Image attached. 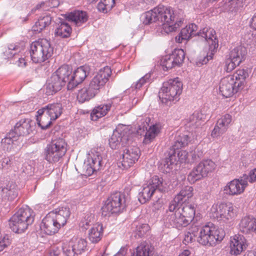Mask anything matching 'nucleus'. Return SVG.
I'll return each mask as SVG.
<instances>
[{
  "instance_id": "1",
  "label": "nucleus",
  "mask_w": 256,
  "mask_h": 256,
  "mask_svg": "<svg viewBox=\"0 0 256 256\" xmlns=\"http://www.w3.org/2000/svg\"><path fill=\"white\" fill-rule=\"evenodd\" d=\"M142 20L145 25L160 22L164 32L168 34L176 31L182 24L180 20H176L173 9L170 6L160 4L145 12L142 16Z\"/></svg>"
},
{
  "instance_id": "2",
  "label": "nucleus",
  "mask_w": 256,
  "mask_h": 256,
  "mask_svg": "<svg viewBox=\"0 0 256 256\" xmlns=\"http://www.w3.org/2000/svg\"><path fill=\"white\" fill-rule=\"evenodd\" d=\"M198 26L194 24H191L183 28L178 36L176 37V40L182 43V40H188L190 38L198 36L204 38L209 46V52L202 60V64H206L213 58L218 47V40L216 36L215 31L212 28H204L202 30L197 32Z\"/></svg>"
},
{
  "instance_id": "3",
  "label": "nucleus",
  "mask_w": 256,
  "mask_h": 256,
  "mask_svg": "<svg viewBox=\"0 0 256 256\" xmlns=\"http://www.w3.org/2000/svg\"><path fill=\"white\" fill-rule=\"evenodd\" d=\"M196 209L193 204H184L178 206L172 211H166L164 222L168 226L178 229L188 226L193 220Z\"/></svg>"
},
{
  "instance_id": "4",
  "label": "nucleus",
  "mask_w": 256,
  "mask_h": 256,
  "mask_svg": "<svg viewBox=\"0 0 256 256\" xmlns=\"http://www.w3.org/2000/svg\"><path fill=\"white\" fill-rule=\"evenodd\" d=\"M34 215L28 207L20 208L9 220L8 225L16 233L24 232L34 222Z\"/></svg>"
},
{
  "instance_id": "5",
  "label": "nucleus",
  "mask_w": 256,
  "mask_h": 256,
  "mask_svg": "<svg viewBox=\"0 0 256 256\" xmlns=\"http://www.w3.org/2000/svg\"><path fill=\"white\" fill-rule=\"evenodd\" d=\"M182 90V84L178 78L164 82L158 93L163 104L170 105L172 102L178 101Z\"/></svg>"
},
{
  "instance_id": "6",
  "label": "nucleus",
  "mask_w": 256,
  "mask_h": 256,
  "mask_svg": "<svg viewBox=\"0 0 256 256\" xmlns=\"http://www.w3.org/2000/svg\"><path fill=\"white\" fill-rule=\"evenodd\" d=\"M225 236L222 228H216L212 224H209L200 228L197 242L202 246H213L221 242Z\"/></svg>"
},
{
  "instance_id": "7",
  "label": "nucleus",
  "mask_w": 256,
  "mask_h": 256,
  "mask_svg": "<svg viewBox=\"0 0 256 256\" xmlns=\"http://www.w3.org/2000/svg\"><path fill=\"white\" fill-rule=\"evenodd\" d=\"M54 48L46 39L34 42L30 46V56L34 63L44 62L52 56Z\"/></svg>"
},
{
  "instance_id": "8",
  "label": "nucleus",
  "mask_w": 256,
  "mask_h": 256,
  "mask_svg": "<svg viewBox=\"0 0 256 256\" xmlns=\"http://www.w3.org/2000/svg\"><path fill=\"white\" fill-rule=\"evenodd\" d=\"M125 195L119 192L112 193L105 202L102 208V214L104 216H110L118 214L126 208Z\"/></svg>"
},
{
  "instance_id": "9",
  "label": "nucleus",
  "mask_w": 256,
  "mask_h": 256,
  "mask_svg": "<svg viewBox=\"0 0 256 256\" xmlns=\"http://www.w3.org/2000/svg\"><path fill=\"white\" fill-rule=\"evenodd\" d=\"M67 144L62 138L52 140L44 150L45 159L50 163L58 162L66 154Z\"/></svg>"
},
{
  "instance_id": "10",
  "label": "nucleus",
  "mask_w": 256,
  "mask_h": 256,
  "mask_svg": "<svg viewBox=\"0 0 256 256\" xmlns=\"http://www.w3.org/2000/svg\"><path fill=\"white\" fill-rule=\"evenodd\" d=\"M215 163L211 160H206L202 161L194 167L188 176V180L190 183L194 184L203 178L208 176L215 168Z\"/></svg>"
},
{
  "instance_id": "11",
  "label": "nucleus",
  "mask_w": 256,
  "mask_h": 256,
  "mask_svg": "<svg viewBox=\"0 0 256 256\" xmlns=\"http://www.w3.org/2000/svg\"><path fill=\"white\" fill-rule=\"evenodd\" d=\"M130 143L124 145L122 160L118 164V167L122 169H128L133 166L140 155L139 148Z\"/></svg>"
},
{
  "instance_id": "12",
  "label": "nucleus",
  "mask_w": 256,
  "mask_h": 256,
  "mask_svg": "<svg viewBox=\"0 0 256 256\" xmlns=\"http://www.w3.org/2000/svg\"><path fill=\"white\" fill-rule=\"evenodd\" d=\"M87 246L86 240L76 238H72L69 242L63 244L62 250L66 256H77L85 252Z\"/></svg>"
},
{
  "instance_id": "13",
  "label": "nucleus",
  "mask_w": 256,
  "mask_h": 256,
  "mask_svg": "<svg viewBox=\"0 0 256 256\" xmlns=\"http://www.w3.org/2000/svg\"><path fill=\"white\" fill-rule=\"evenodd\" d=\"M185 58V53L182 49H175L169 55L162 57L160 64L164 70H168L176 66H180Z\"/></svg>"
},
{
  "instance_id": "14",
  "label": "nucleus",
  "mask_w": 256,
  "mask_h": 256,
  "mask_svg": "<svg viewBox=\"0 0 256 256\" xmlns=\"http://www.w3.org/2000/svg\"><path fill=\"white\" fill-rule=\"evenodd\" d=\"M112 74L110 68L106 66L100 69L90 83L89 88L97 94L107 82Z\"/></svg>"
},
{
  "instance_id": "15",
  "label": "nucleus",
  "mask_w": 256,
  "mask_h": 256,
  "mask_svg": "<svg viewBox=\"0 0 256 256\" xmlns=\"http://www.w3.org/2000/svg\"><path fill=\"white\" fill-rule=\"evenodd\" d=\"M213 216L218 220L224 222L230 220L236 215V211L232 204L221 203L218 206H213L212 208Z\"/></svg>"
},
{
  "instance_id": "16",
  "label": "nucleus",
  "mask_w": 256,
  "mask_h": 256,
  "mask_svg": "<svg viewBox=\"0 0 256 256\" xmlns=\"http://www.w3.org/2000/svg\"><path fill=\"white\" fill-rule=\"evenodd\" d=\"M241 84L238 82V84H236L232 76H227L220 80L219 87L220 92L223 96L230 97L234 94L242 90L240 89Z\"/></svg>"
},
{
  "instance_id": "17",
  "label": "nucleus",
  "mask_w": 256,
  "mask_h": 256,
  "mask_svg": "<svg viewBox=\"0 0 256 256\" xmlns=\"http://www.w3.org/2000/svg\"><path fill=\"white\" fill-rule=\"evenodd\" d=\"M188 157V152L186 150H174L172 154H170L168 158H166L164 161V171L166 172H170L173 168V166L176 164L178 162L180 163L185 162Z\"/></svg>"
},
{
  "instance_id": "18",
  "label": "nucleus",
  "mask_w": 256,
  "mask_h": 256,
  "mask_svg": "<svg viewBox=\"0 0 256 256\" xmlns=\"http://www.w3.org/2000/svg\"><path fill=\"white\" fill-rule=\"evenodd\" d=\"M128 131L127 128H125L122 130L117 128L114 131L109 139V144L112 149L118 148L120 145L124 147V145L130 142L128 136L126 134Z\"/></svg>"
},
{
  "instance_id": "19",
  "label": "nucleus",
  "mask_w": 256,
  "mask_h": 256,
  "mask_svg": "<svg viewBox=\"0 0 256 256\" xmlns=\"http://www.w3.org/2000/svg\"><path fill=\"white\" fill-rule=\"evenodd\" d=\"M193 188L191 186H185L180 192L172 200L168 206L170 211L174 210L176 206H182L186 203V201L193 196ZM187 204H189L188 203Z\"/></svg>"
},
{
  "instance_id": "20",
  "label": "nucleus",
  "mask_w": 256,
  "mask_h": 256,
  "mask_svg": "<svg viewBox=\"0 0 256 256\" xmlns=\"http://www.w3.org/2000/svg\"><path fill=\"white\" fill-rule=\"evenodd\" d=\"M232 120L229 114H226L219 118L212 130L211 136L213 138H218L228 130Z\"/></svg>"
},
{
  "instance_id": "21",
  "label": "nucleus",
  "mask_w": 256,
  "mask_h": 256,
  "mask_svg": "<svg viewBox=\"0 0 256 256\" xmlns=\"http://www.w3.org/2000/svg\"><path fill=\"white\" fill-rule=\"evenodd\" d=\"M243 178L234 179L228 182L224 187V194L228 196H238L242 194L247 185H244Z\"/></svg>"
},
{
  "instance_id": "22",
  "label": "nucleus",
  "mask_w": 256,
  "mask_h": 256,
  "mask_svg": "<svg viewBox=\"0 0 256 256\" xmlns=\"http://www.w3.org/2000/svg\"><path fill=\"white\" fill-rule=\"evenodd\" d=\"M248 244L245 238L241 234H236L230 238V253L232 255L238 256L246 250Z\"/></svg>"
},
{
  "instance_id": "23",
  "label": "nucleus",
  "mask_w": 256,
  "mask_h": 256,
  "mask_svg": "<svg viewBox=\"0 0 256 256\" xmlns=\"http://www.w3.org/2000/svg\"><path fill=\"white\" fill-rule=\"evenodd\" d=\"M44 112L54 120L62 113V105L60 103L50 104L39 109L37 112L38 114H44Z\"/></svg>"
},
{
  "instance_id": "24",
  "label": "nucleus",
  "mask_w": 256,
  "mask_h": 256,
  "mask_svg": "<svg viewBox=\"0 0 256 256\" xmlns=\"http://www.w3.org/2000/svg\"><path fill=\"white\" fill-rule=\"evenodd\" d=\"M87 74L86 70L84 66L78 68L73 73L72 72L70 80L67 85L68 89L72 90L82 83L86 77Z\"/></svg>"
},
{
  "instance_id": "25",
  "label": "nucleus",
  "mask_w": 256,
  "mask_h": 256,
  "mask_svg": "<svg viewBox=\"0 0 256 256\" xmlns=\"http://www.w3.org/2000/svg\"><path fill=\"white\" fill-rule=\"evenodd\" d=\"M52 216L48 214L42 220L40 228L45 234L52 235L58 232L60 226Z\"/></svg>"
},
{
  "instance_id": "26",
  "label": "nucleus",
  "mask_w": 256,
  "mask_h": 256,
  "mask_svg": "<svg viewBox=\"0 0 256 256\" xmlns=\"http://www.w3.org/2000/svg\"><path fill=\"white\" fill-rule=\"evenodd\" d=\"M55 220L60 228L64 226L70 214V208L62 207L56 209L48 213Z\"/></svg>"
},
{
  "instance_id": "27",
  "label": "nucleus",
  "mask_w": 256,
  "mask_h": 256,
  "mask_svg": "<svg viewBox=\"0 0 256 256\" xmlns=\"http://www.w3.org/2000/svg\"><path fill=\"white\" fill-rule=\"evenodd\" d=\"M206 119V115L202 111H195L187 120L186 124L192 131L196 128H200Z\"/></svg>"
},
{
  "instance_id": "28",
  "label": "nucleus",
  "mask_w": 256,
  "mask_h": 256,
  "mask_svg": "<svg viewBox=\"0 0 256 256\" xmlns=\"http://www.w3.org/2000/svg\"><path fill=\"white\" fill-rule=\"evenodd\" d=\"M31 122L32 120L29 118L22 119L16 124L14 129L10 131L14 133L18 138L22 136L28 135L32 131Z\"/></svg>"
},
{
  "instance_id": "29",
  "label": "nucleus",
  "mask_w": 256,
  "mask_h": 256,
  "mask_svg": "<svg viewBox=\"0 0 256 256\" xmlns=\"http://www.w3.org/2000/svg\"><path fill=\"white\" fill-rule=\"evenodd\" d=\"M65 85L64 81L54 73L48 81L46 93L48 94H53L60 90Z\"/></svg>"
},
{
  "instance_id": "30",
  "label": "nucleus",
  "mask_w": 256,
  "mask_h": 256,
  "mask_svg": "<svg viewBox=\"0 0 256 256\" xmlns=\"http://www.w3.org/2000/svg\"><path fill=\"white\" fill-rule=\"evenodd\" d=\"M240 230L244 234L256 233V218L252 216L243 218L240 223Z\"/></svg>"
},
{
  "instance_id": "31",
  "label": "nucleus",
  "mask_w": 256,
  "mask_h": 256,
  "mask_svg": "<svg viewBox=\"0 0 256 256\" xmlns=\"http://www.w3.org/2000/svg\"><path fill=\"white\" fill-rule=\"evenodd\" d=\"M72 28L64 20L60 19L56 24L54 34L62 38H67L70 35Z\"/></svg>"
},
{
  "instance_id": "32",
  "label": "nucleus",
  "mask_w": 256,
  "mask_h": 256,
  "mask_svg": "<svg viewBox=\"0 0 256 256\" xmlns=\"http://www.w3.org/2000/svg\"><path fill=\"white\" fill-rule=\"evenodd\" d=\"M88 16L85 12L76 10L66 14L68 21L74 22L76 26H80L88 20Z\"/></svg>"
},
{
  "instance_id": "33",
  "label": "nucleus",
  "mask_w": 256,
  "mask_h": 256,
  "mask_svg": "<svg viewBox=\"0 0 256 256\" xmlns=\"http://www.w3.org/2000/svg\"><path fill=\"white\" fill-rule=\"evenodd\" d=\"M246 54V48L243 46H238L230 51L229 57L240 64L245 60Z\"/></svg>"
},
{
  "instance_id": "34",
  "label": "nucleus",
  "mask_w": 256,
  "mask_h": 256,
  "mask_svg": "<svg viewBox=\"0 0 256 256\" xmlns=\"http://www.w3.org/2000/svg\"><path fill=\"white\" fill-rule=\"evenodd\" d=\"M52 17L48 14L46 13L40 16L35 24L32 26V30L36 32H41L52 22Z\"/></svg>"
},
{
  "instance_id": "35",
  "label": "nucleus",
  "mask_w": 256,
  "mask_h": 256,
  "mask_svg": "<svg viewBox=\"0 0 256 256\" xmlns=\"http://www.w3.org/2000/svg\"><path fill=\"white\" fill-rule=\"evenodd\" d=\"M153 250L154 248L150 243L144 242L137 246L132 256H153Z\"/></svg>"
},
{
  "instance_id": "36",
  "label": "nucleus",
  "mask_w": 256,
  "mask_h": 256,
  "mask_svg": "<svg viewBox=\"0 0 256 256\" xmlns=\"http://www.w3.org/2000/svg\"><path fill=\"white\" fill-rule=\"evenodd\" d=\"M103 235V227L101 224H96L90 229L88 232V239L94 244L100 242Z\"/></svg>"
},
{
  "instance_id": "37",
  "label": "nucleus",
  "mask_w": 256,
  "mask_h": 256,
  "mask_svg": "<svg viewBox=\"0 0 256 256\" xmlns=\"http://www.w3.org/2000/svg\"><path fill=\"white\" fill-rule=\"evenodd\" d=\"M146 131L144 130V126L142 127V130L140 126L138 130V133L140 135L144 134V142L145 144H148L156 137L158 132V129L156 126L153 125L150 127L148 130H147V128H146Z\"/></svg>"
},
{
  "instance_id": "38",
  "label": "nucleus",
  "mask_w": 256,
  "mask_h": 256,
  "mask_svg": "<svg viewBox=\"0 0 256 256\" xmlns=\"http://www.w3.org/2000/svg\"><path fill=\"white\" fill-rule=\"evenodd\" d=\"M155 192L154 188H152L150 185L148 183L144 184L142 191L138 194V199L140 202L144 204L149 201Z\"/></svg>"
},
{
  "instance_id": "39",
  "label": "nucleus",
  "mask_w": 256,
  "mask_h": 256,
  "mask_svg": "<svg viewBox=\"0 0 256 256\" xmlns=\"http://www.w3.org/2000/svg\"><path fill=\"white\" fill-rule=\"evenodd\" d=\"M72 72V68L70 66L64 64L60 67L54 74L60 77L62 81L66 84H68L70 80Z\"/></svg>"
},
{
  "instance_id": "40",
  "label": "nucleus",
  "mask_w": 256,
  "mask_h": 256,
  "mask_svg": "<svg viewBox=\"0 0 256 256\" xmlns=\"http://www.w3.org/2000/svg\"><path fill=\"white\" fill-rule=\"evenodd\" d=\"M147 183L154 188L155 191L158 190L161 192H164L168 190L166 184L163 181L162 178L157 176H153Z\"/></svg>"
},
{
  "instance_id": "41",
  "label": "nucleus",
  "mask_w": 256,
  "mask_h": 256,
  "mask_svg": "<svg viewBox=\"0 0 256 256\" xmlns=\"http://www.w3.org/2000/svg\"><path fill=\"white\" fill-rule=\"evenodd\" d=\"M18 140V137L12 132L10 131L1 141L2 146L4 150L10 152L12 148L14 142Z\"/></svg>"
},
{
  "instance_id": "42",
  "label": "nucleus",
  "mask_w": 256,
  "mask_h": 256,
  "mask_svg": "<svg viewBox=\"0 0 256 256\" xmlns=\"http://www.w3.org/2000/svg\"><path fill=\"white\" fill-rule=\"evenodd\" d=\"M111 104H100L95 108L91 114L92 120H96L98 118H102L107 114L110 110Z\"/></svg>"
},
{
  "instance_id": "43",
  "label": "nucleus",
  "mask_w": 256,
  "mask_h": 256,
  "mask_svg": "<svg viewBox=\"0 0 256 256\" xmlns=\"http://www.w3.org/2000/svg\"><path fill=\"white\" fill-rule=\"evenodd\" d=\"M96 94L89 86L88 88H84L79 91L77 99L79 102L84 103L85 102L88 101Z\"/></svg>"
},
{
  "instance_id": "44",
  "label": "nucleus",
  "mask_w": 256,
  "mask_h": 256,
  "mask_svg": "<svg viewBox=\"0 0 256 256\" xmlns=\"http://www.w3.org/2000/svg\"><path fill=\"white\" fill-rule=\"evenodd\" d=\"M190 138L188 134H180L176 136L174 144L172 145L173 150H179L188 145L190 142Z\"/></svg>"
},
{
  "instance_id": "45",
  "label": "nucleus",
  "mask_w": 256,
  "mask_h": 256,
  "mask_svg": "<svg viewBox=\"0 0 256 256\" xmlns=\"http://www.w3.org/2000/svg\"><path fill=\"white\" fill-rule=\"evenodd\" d=\"M232 76L234 81H235L236 84H238V82L242 83L240 84V89L242 90L246 84V79L248 76V70L244 69L238 70H236V72L233 76Z\"/></svg>"
},
{
  "instance_id": "46",
  "label": "nucleus",
  "mask_w": 256,
  "mask_h": 256,
  "mask_svg": "<svg viewBox=\"0 0 256 256\" xmlns=\"http://www.w3.org/2000/svg\"><path fill=\"white\" fill-rule=\"evenodd\" d=\"M36 120L38 125L42 129L46 130L50 126L53 120L44 112V114H38Z\"/></svg>"
},
{
  "instance_id": "47",
  "label": "nucleus",
  "mask_w": 256,
  "mask_h": 256,
  "mask_svg": "<svg viewBox=\"0 0 256 256\" xmlns=\"http://www.w3.org/2000/svg\"><path fill=\"white\" fill-rule=\"evenodd\" d=\"M94 214L91 213L86 214L80 223V228L83 231L86 230L94 223Z\"/></svg>"
},
{
  "instance_id": "48",
  "label": "nucleus",
  "mask_w": 256,
  "mask_h": 256,
  "mask_svg": "<svg viewBox=\"0 0 256 256\" xmlns=\"http://www.w3.org/2000/svg\"><path fill=\"white\" fill-rule=\"evenodd\" d=\"M115 4V0H100L98 4V11L103 13H106L110 10Z\"/></svg>"
},
{
  "instance_id": "49",
  "label": "nucleus",
  "mask_w": 256,
  "mask_h": 256,
  "mask_svg": "<svg viewBox=\"0 0 256 256\" xmlns=\"http://www.w3.org/2000/svg\"><path fill=\"white\" fill-rule=\"evenodd\" d=\"M45 4L51 8L56 7L59 5V2L58 0H51L50 2L49 1L48 2H42L40 4H37L34 8L32 9L31 12L28 14L26 18H24L22 21L26 22L28 18L32 14H34L36 10H38L42 8H44V6Z\"/></svg>"
},
{
  "instance_id": "50",
  "label": "nucleus",
  "mask_w": 256,
  "mask_h": 256,
  "mask_svg": "<svg viewBox=\"0 0 256 256\" xmlns=\"http://www.w3.org/2000/svg\"><path fill=\"white\" fill-rule=\"evenodd\" d=\"M151 82V73H148L141 78L136 83L134 84L132 88H134L136 90H140L141 88L145 86L146 87L147 84Z\"/></svg>"
},
{
  "instance_id": "51",
  "label": "nucleus",
  "mask_w": 256,
  "mask_h": 256,
  "mask_svg": "<svg viewBox=\"0 0 256 256\" xmlns=\"http://www.w3.org/2000/svg\"><path fill=\"white\" fill-rule=\"evenodd\" d=\"M88 160L94 168L96 172L99 170L102 166L103 162L102 157L98 153L94 154L93 156Z\"/></svg>"
},
{
  "instance_id": "52",
  "label": "nucleus",
  "mask_w": 256,
  "mask_h": 256,
  "mask_svg": "<svg viewBox=\"0 0 256 256\" xmlns=\"http://www.w3.org/2000/svg\"><path fill=\"white\" fill-rule=\"evenodd\" d=\"M243 0H226V7L231 12H236L238 8L242 6Z\"/></svg>"
},
{
  "instance_id": "53",
  "label": "nucleus",
  "mask_w": 256,
  "mask_h": 256,
  "mask_svg": "<svg viewBox=\"0 0 256 256\" xmlns=\"http://www.w3.org/2000/svg\"><path fill=\"white\" fill-rule=\"evenodd\" d=\"M243 178L244 185H247L248 182L254 183L256 182V168L250 171L248 174H244L242 176Z\"/></svg>"
},
{
  "instance_id": "54",
  "label": "nucleus",
  "mask_w": 256,
  "mask_h": 256,
  "mask_svg": "<svg viewBox=\"0 0 256 256\" xmlns=\"http://www.w3.org/2000/svg\"><path fill=\"white\" fill-rule=\"evenodd\" d=\"M2 196L3 198L10 200H12L18 196L17 189L8 190L6 188L2 189Z\"/></svg>"
},
{
  "instance_id": "55",
  "label": "nucleus",
  "mask_w": 256,
  "mask_h": 256,
  "mask_svg": "<svg viewBox=\"0 0 256 256\" xmlns=\"http://www.w3.org/2000/svg\"><path fill=\"white\" fill-rule=\"evenodd\" d=\"M20 48L13 44H10L8 46V50H6L4 52V54L7 56L8 58H12L17 52H20Z\"/></svg>"
},
{
  "instance_id": "56",
  "label": "nucleus",
  "mask_w": 256,
  "mask_h": 256,
  "mask_svg": "<svg viewBox=\"0 0 256 256\" xmlns=\"http://www.w3.org/2000/svg\"><path fill=\"white\" fill-rule=\"evenodd\" d=\"M239 64L236 63L230 57L226 58L224 62V70L228 72H232Z\"/></svg>"
},
{
  "instance_id": "57",
  "label": "nucleus",
  "mask_w": 256,
  "mask_h": 256,
  "mask_svg": "<svg viewBox=\"0 0 256 256\" xmlns=\"http://www.w3.org/2000/svg\"><path fill=\"white\" fill-rule=\"evenodd\" d=\"M13 156L4 157L0 162V168L4 170H8L12 166Z\"/></svg>"
},
{
  "instance_id": "58",
  "label": "nucleus",
  "mask_w": 256,
  "mask_h": 256,
  "mask_svg": "<svg viewBox=\"0 0 256 256\" xmlns=\"http://www.w3.org/2000/svg\"><path fill=\"white\" fill-rule=\"evenodd\" d=\"M83 171L84 174L86 176H90L94 172H96L94 168L88 160L84 162L83 166Z\"/></svg>"
},
{
  "instance_id": "59",
  "label": "nucleus",
  "mask_w": 256,
  "mask_h": 256,
  "mask_svg": "<svg viewBox=\"0 0 256 256\" xmlns=\"http://www.w3.org/2000/svg\"><path fill=\"white\" fill-rule=\"evenodd\" d=\"M10 243V242L8 236H4L2 239L0 240V252L2 251Z\"/></svg>"
},
{
  "instance_id": "60",
  "label": "nucleus",
  "mask_w": 256,
  "mask_h": 256,
  "mask_svg": "<svg viewBox=\"0 0 256 256\" xmlns=\"http://www.w3.org/2000/svg\"><path fill=\"white\" fill-rule=\"evenodd\" d=\"M138 234L140 236H143L148 230V226L147 224H142L137 226Z\"/></svg>"
},
{
  "instance_id": "61",
  "label": "nucleus",
  "mask_w": 256,
  "mask_h": 256,
  "mask_svg": "<svg viewBox=\"0 0 256 256\" xmlns=\"http://www.w3.org/2000/svg\"><path fill=\"white\" fill-rule=\"evenodd\" d=\"M196 240V237L192 235L189 232H187L184 234V237L183 242L186 244L187 243L192 242Z\"/></svg>"
},
{
  "instance_id": "62",
  "label": "nucleus",
  "mask_w": 256,
  "mask_h": 256,
  "mask_svg": "<svg viewBox=\"0 0 256 256\" xmlns=\"http://www.w3.org/2000/svg\"><path fill=\"white\" fill-rule=\"evenodd\" d=\"M200 228H199L198 226H192L190 228H189L188 231L192 235H194V236L198 237L199 235Z\"/></svg>"
},
{
  "instance_id": "63",
  "label": "nucleus",
  "mask_w": 256,
  "mask_h": 256,
  "mask_svg": "<svg viewBox=\"0 0 256 256\" xmlns=\"http://www.w3.org/2000/svg\"><path fill=\"white\" fill-rule=\"evenodd\" d=\"M128 248L126 246H122L115 256H124L127 253Z\"/></svg>"
},
{
  "instance_id": "64",
  "label": "nucleus",
  "mask_w": 256,
  "mask_h": 256,
  "mask_svg": "<svg viewBox=\"0 0 256 256\" xmlns=\"http://www.w3.org/2000/svg\"><path fill=\"white\" fill-rule=\"evenodd\" d=\"M250 23V28L254 30H256V13L251 18Z\"/></svg>"
}]
</instances>
